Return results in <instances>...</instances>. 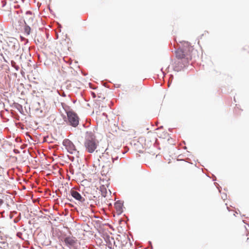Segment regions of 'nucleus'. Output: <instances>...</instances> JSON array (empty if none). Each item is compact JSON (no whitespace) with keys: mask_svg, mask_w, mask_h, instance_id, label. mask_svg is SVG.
Masks as SVG:
<instances>
[{"mask_svg":"<svg viewBox=\"0 0 249 249\" xmlns=\"http://www.w3.org/2000/svg\"><path fill=\"white\" fill-rule=\"evenodd\" d=\"M193 50L194 48L188 42L183 41L182 46L176 51V58L182 63L180 68L184 67L192 59Z\"/></svg>","mask_w":249,"mask_h":249,"instance_id":"1","label":"nucleus"},{"mask_svg":"<svg viewBox=\"0 0 249 249\" xmlns=\"http://www.w3.org/2000/svg\"><path fill=\"white\" fill-rule=\"evenodd\" d=\"M87 134L84 145L89 153H92L97 148V141L92 132H87Z\"/></svg>","mask_w":249,"mask_h":249,"instance_id":"2","label":"nucleus"},{"mask_svg":"<svg viewBox=\"0 0 249 249\" xmlns=\"http://www.w3.org/2000/svg\"><path fill=\"white\" fill-rule=\"evenodd\" d=\"M67 115L69 124L73 127H76L79 121V118L77 114L73 111H69Z\"/></svg>","mask_w":249,"mask_h":249,"instance_id":"3","label":"nucleus"},{"mask_svg":"<svg viewBox=\"0 0 249 249\" xmlns=\"http://www.w3.org/2000/svg\"><path fill=\"white\" fill-rule=\"evenodd\" d=\"M63 144L70 153L73 154L76 152L75 145L69 139H65L63 142Z\"/></svg>","mask_w":249,"mask_h":249,"instance_id":"4","label":"nucleus"},{"mask_svg":"<svg viewBox=\"0 0 249 249\" xmlns=\"http://www.w3.org/2000/svg\"><path fill=\"white\" fill-rule=\"evenodd\" d=\"M64 241L67 246L71 247L73 246L76 243L77 240L75 237L72 236H69L66 237L64 239Z\"/></svg>","mask_w":249,"mask_h":249,"instance_id":"5","label":"nucleus"},{"mask_svg":"<svg viewBox=\"0 0 249 249\" xmlns=\"http://www.w3.org/2000/svg\"><path fill=\"white\" fill-rule=\"evenodd\" d=\"M71 194L73 197L77 200L81 202H84L85 201V199L81 196V195L74 190H71Z\"/></svg>","mask_w":249,"mask_h":249,"instance_id":"6","label":"nucleus"},{"mask_svg":"<svg viewBox=\"0 0 249 249\" xmlns=\"http://www.w3.org/2000/svg\"><path fill=\"white\" fill-rule=\"evenodd\" d=\"M123 204L120 201L116 202L114 204V207L118 213H121L123 211Z\"/></svg>","mask_w":249,"mask_h":249,"instance_id":"7","label":"nucleus"},{"mask_svg":"<svg viewBox=\"0 0 249 249\" xmlns=\"http://www.w3.org/2000/svg\"><path fill=\"white\" fill-rule=\"evenodd\" d=\"M61 105L67 114L69 111H72L70 109V107L66 105L65 103H62Z\"/></svg>","mask_w":249,"mask_h":249,"instance_id":"8","label":"nucleus"},{"mask_svg":"<svg viewBox=\"0 0 249 249\" xmlns=\"http://www.w3.org/2000/svg\"><path fill=\"white\" fill-rule=\"evenodd\" d=\"M31 28L29 26H25L24 27V32L27 35H29L30 33Z\"/></svg>","mask_w":249,"mask_h":249,"instance_id":"9","label":"nucleus"},{"mask_svg":"<svg viewBox=\"0 0 249 249\" xmlns=\"http://www.w3.org/2000/svg\"><path fill=\"white\" fill-rule=\"evenodd\" d=\"M2 2L3 3V5L2 6H4L6 4V2H4V1H2Z\"/></svg>","mask_w":249,"mask_h":249,"instance_id":"10","label":"nucleus"},{"mask_svg":"<svg viewBox=\"0 0 249 249\" xmlns=\"http://www.w3.org/2000/svg\"><path fill=\"white\" fill-rule=\"evenodd\" d=\"M26 14H27V15H28V14L31 15V14H32V13H31V12H27L26 13Z\"/></svg>","mask_w":249,"mask_h":249,"instance_id":"11","label":"nucleus"},{"mask_svg":"<svg viewBox=\"0 0 249 249\" xmlns=\"http://www.w3.org/2000/svg\"><path fill=\"white\" fill-rule=\"evenodd\" d=\"M3 202L2 200L0 199V204H1Z\"/></svg>","mask_w":249,"mask_h":249,"instance_id":"12","label":"nucleus"},{"mask_svg":"<svg viewBox=\"0 0 249 249\" xmlns=\"http://www.w3.org/2000/svg\"><path fill=\"white\" fill-rule=\"evenodd\" d=\"M92 94H93V95H94V96H95V93H93Z\"/></svg>","mask_w":249,"mask_h":249,"instance_id":"13","label":"nucleus"}]
</instances>
